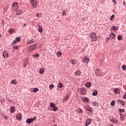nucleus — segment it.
Here are the masks:
<instances>
[{"label": "nucleus", "mask_w": 126, "mask_h": 126, "mask_svg": "<svg viewBox=\"0 0 126 126\" xmlns=\"http://www.w3.org/2000/svg\"><path fill=\"white\" fill-rule=\"evenodd\" d=\"M63 15H66V12L63 11Z\"/></svg>", "instance_id": "obj_50"}, {"label": "nucleus", "mask_w": 126, "mask_h": 126, "mask_svg": "<svg viewBox=\"0 0 126 126\" xmlns=\"http://www.w3.org/2000/svg\"><path fill=\"white\" fill-rule=\"evenodd\" d=\"M117 39H118V40H119V41H121V40H122V39H123V36L121 35H119L117 37Z\"/></svg>", "instance_id": "obj_38"}, {"label": "nucleus", "mask_w": 126, "mask_h": 126, "mask_svg": "<svg viewBox=\"0 0 126 126\" xmlns=\"http://www.w3.org/2000/svg\"><path fill=\"white\" fill-rule=\"evenodd\" d=\"M115 19V15H112L110 17V20L112 21Z\"/></svg>", "instance_id": "obj_33"}, {"label": "nucleus", "mask_w": 126, "mask_h": 126, "mask_svg": "<svg viewBox=\"0 0 126 126\" xmlns=\"http://www.w3.org/2000/svg\"><path fill=\"white\" fill-rule=\"evenodd\" d=\"M52 110L54 111V112H56L58 110V107L54 106V107H52Z\"/></svg>", "instance_id": "obj_40"}, {"label": "nucleus", "mask_w": 126, "mask_h": 126, "mask_svg": "<svg viewBox=\"0 0 126 126\" xmlns=\"http://www.w3.org/2000/svg\"><path fill=\"white\" fill-rule=\"evenodd\" d=\"M30 2L34 8L37 7V5H38V1L37 0H30Z\"/></svg>", "instance_id": "obj_2"}, {"label": "nucleus", "mask_w": 126, "mask_h": 126, "mask_svg": "<svg viewBox=\"0 0 126 126\" xmlns=\"http://www.w3.org/2000/svg\"><path fill=\"white\" fill-rule=\"evenodd\" d=\"M122 69H123V70H126V64H123L122 65Z\"/></svg>", "instance_id": "obj_42"}, {"label": "nucleus", "mask_w": 126, "mask_h": 126, "mask_svg": "<svg viewBox=\"0 0 126 126\" xmlns=\"http://www.w3.org/2000/svg\"><path fill=\"white\" fill-rule=\"evenodd\" d=\"M53 126H58V125H57V124H54L52 125Z\"/></svg>", "instance_id": "obj_58"}, {"label": "nucleus", "mask_w": 126, "mask_h": 126, "mask_svg": "<svg viewBox=\"0 0 126 126\" xmlns=\"http://www.w3.org/2000/svg\"><path fill=\"white\" fill-rule=\"evenodd\" d=\"M110 122H112V123H114V118H111L110 119V118H109Z\"/></svg>", "instance_id": "obj_47"}, {"label": "nucleus", "mask_w": 126, "mask_h": 126, "mask_svg": "<svg viewBox=\"0 0 126 126\" xmlns=\"http://www.w3.org/2000/svg\"><path fill=\"white\" fill-rule=\"evenodd\" d=\"M111 36H112V34L110 33V35H109V37L111 38Z\"/></svg>", "instance_id": "obj_59"}, {"label": "nucleus", "mask_w": 126, "mask_h": 126, "mask_svg": "<svg viewBox=\"0 0 126 126\" xmlns=\"http://www.w3.org/2000/svg\"><path fill=\"white\" fill-rule=\"evenodd\" d=\"M50 105L51 108H54V107H56V104L53 102H51Z\"/></svg>", "instance_id": "obj_32"}, {"label": "nucleus", "mask_w": 126, "mask_h": 126, "mask_svg": "<svg viewBox=\"0 0 126 126\" xmlns=\"http://www.w3.org/2000/svg\"><path fill=\"white\" fill-rule=\"evenodd\" d=\"M8 56H9L8 52L6 50L4 51L2 53V57L4 59H6V58H8Z\"/></svg>", "instance_id": "obj_5"}, {"label": "nucleus", "mask_w": 126, "mask_h": 126, "mask_svg": "<svg viewBox=\"0 0 126 126\" xmlns=\"http://www.w3.org/2000/svg\"><path fill=\"white\" fill-rule=\"evenodd\" d=\"M81 92L83 94H86V89L85 88H83L81 89Z\"/></svg>", "instance_id": "obj_22"}, {"label": "nucleus", "mask_w": 126, "mask_h": 126, "mask_svg": "<svg viewBox=\"0 0 126 126\" xmlns=\"http://www.w3.org/2000/svg\"><path fill=\"white\" fill-rule=\"evenodd\" d=\"M12 84H14L15 85H16L17 84V81H16V80L14 79L11 81Z\"/></svg>", "instance_id": "obj_29"}, {"label": "nucleus", "mask_w": 126, "mask_h": 126, "mask_svg": "<svg viewBox=\"0 0 126 126\" xmlns=\"http://www.w3.org/2000/svg\"><path fill=\"white\" fill-rule=\"evenodd\" d=\"M8 32L12 34V33H13V32H14V30L13 29H11L8 31Z\"/></svg>", "instance_id": "obj_34"}, {"label": "nucleus", "mask_w": 126, "mask_h": 126, "mask_svg": "<svg viewBox=\"0 0 126 126\" xmlns=\"http://www.w3.org/2000/svg\"><path fill=\"white\" fill-rule=\"evenodd\" d=\"M70 63H72V64H76V61L75 59L71 60Z\"/></svg>", "instance_id": "obj_28"}, {"label": "nucleus", "mask_w": 126, "mask_h": 126, "mask_svg": "<svg viewBox=\"0 0 126 126\" xmlns=\"http://www.w3.org/2000/svg\"><path fill=\"white\" fill-rule=\"evenodd\" d=\"M95 75L97 76L99 75H101L102 73V70L101 69L97 68L95 70Z\"/></svg>", "instance_id": "obj_7"}, {"label": "nucleus", "mask_w": 126, "mask_h": 126, "mask_svg": "<svg viewBox=\"0 0 126 126\" xmlns=\"http://www.w3.org/2000/svg\"><path fill=\"white\" fill-rule=\"evenodd\" d=\"M38 46V44L37 43L33 44L30 46L29 47V50H31V51H33V50H35L36 48V47Z\"/></svg>", "instance_id": "obj_3"}, {"label": "nucleus", "mask_w": 126, "mask_h": 126, "mask_svg": "<svg viewBox=\"0 0 126 126\" xmlns=\"http://www.w3.org/2000/svg\"><path fill=\"white\" fill-rule=\"evenodd\" d=\"M85 109L86 111H89L90 113H93V108L90 105L87 106Z\"/></svg>", "instance_id": "obj_8"}, {"label": "nucleus", "mask_w": 126, "mask_h": 126, "mask_svg": "<svg viewBox=\"0 0 126 126\" xmlns=\"http://www.w3.org/2000/svg\"><path fill=\"white\" fill-rule=\"evenodd\" d=\"M63 83H59L57 85V87L58 88H63Z\"/></svg>", "instance_id": "obj_25"}, {"label": "nucleus", "mask_w": 126, "mask_h": 126, "mask_svg": "<svg viewBox=\"0 0 126 126\" xmlns=\"http://www.w3.org/2000/svg\"><path fill=\"white\" fill-rule=\"evenodd\" d=\"M32 57H33L34 58H36V59H38V58L40 57V55H39V54L38 53H36L35 54L32 55Z\"/></svg>", "instance_id": "obj_27"}, {"label": "nucleus", "mask_w": 126, "mask_h": 126, "mask_svg": "<svg viewBox=\"0 0 126 126\" xmlns=\"http://www.w3.org/2000/svg\"><path fill=\"white\" fill-rule=\"evenodd\" d=\"M15 41H17V42H19L20 41V37H16Z\"/></svg>", "instance_id": "obj_46"}, {"label": "nucleus", "mask_w": 126, "mask_h": 126, "mask_svg": "<svg viewBox=\"0 0 126 126\" xmlns=\"http://www.w3.org/2000/svg\"><path fill=\"white\" fill-rule=\"evenodd\" d=\"M27 43L29 44H33V43H35V40H34V39H32L31 40H28L27 41Z\"/></svg>", "instance_id": "obj_18"}, {"label": "nucleus", "mask_w": 126, "mask_h": 126, "mask_svg": "<svg viewBox=\"0 0 126 126\" xmlns=\"http://www.w3.org/2000/svg\"><path fill=\"white\" fill-rule=\"evenodd\" d=\"M110 126H113V125L111 124V125H110Z\"/></svg>", "instance_id": "obj_60"}, {"label": "nucleus", "mask_w": 126, "mask_h": 126, "mask_svg": "<svg viewBox=\"0 0 126 126\" xmlns=\"http://www.w3.org/2000/svg\"><path fill=\"white\" fill-rule=\"evenodd\" d=\"M10 112L11 114H13L15 112V107L14 106H12L10 107Z\"/></svg>", "instance_id": "obj_15"}, {"label": "nucleus", "mask_w": 126, "mask_h": 126, "mask_svg": "<svg viewBox=\"0 0 126 126\" xmlns=\"http://www.w3.org/2000/svg\"><path fill=\"white\" fill-rule=\"evenodd\" d=\"M37 91H39V89H38L37 88H33V92L34 93H36Z\"/></svg>", "instance_id": "obj_37"}, {"label": "nucleus", "mask_w": 126, "mask_h": 126, "mask_svg": "<svg viewBox=\"0 0 126 126\" xmlns=\"http://www.w3.org/2000/svg\"><path fill=\"white\" fill-rule=\"evenodd\" d=\"M114 120L113 121L114 124H117L118 123V119H117V118H115Z\"/></svg>", "instance_id": "obj_44"}, {"label": "nucleus", "mask_w": 126, "mask_h": 126, "mask_svg": "<svg viewBox=\"0 0 126 126\" xmlns=\"http://www.w3.org/2000/svg\"><path fill=\"white\" fill-rule=\"evenodd\" d=\"M0 37H1V34L0 33Z\"/></svg>", "instance_id": "obj_61"}, {"label": "nucleus", "mask_w": 126, "mask_h": 126, "mask_svg": "<svg viewBox=\"0 0 126 126\" xmlns=\"http://www.w3.org/2000/svg\"><path fill=\"white\" fill-rule=\"evenodd\" d=\"M91 85H92V84L90 82H87L86 83V86L87 88H90V87H91Z\"/></svg>", "instance_id": "obj_24"}, {"label": "nucleus", "mask_w": 126, "mask_h": 126, "mask_svg": "<svg viewBox=\"0 0 126 126\" xmlns=\"http://www.w3.org/2000/svg\"><path fill=\"white\" fill-rule=\"evenodd\" d=\"M27 25V24H24V25L23 26V27H25Z\"/></svg>", "instance_id": "obj_57"}, {"label": "nucleus", "mask_w": 126, "mask_h": 126, "mask_svg": "<svg viewBox=\"0 0 126 126\" xmlns=\"http://www.w3.org/2000/svg\"><path fill=\"white\" fill-rule=\"evenodd\" d=\"M15 44H16V40H14L13 41L12 45H15Z\"/></svg>", "instance_id": "obj_48"}, {"label": "nucleus", "mask_w": 126, "mask_h": 126, "mask_svg": "<svg viewBox=\"0 0 126 126\" xmlns=\"http://www.w3.org/2000/svg\"><path fill=\"white\" fill-rule=\"evenodd\" d=\"M89 36L91 38V41L92 42H95V41H97V36H96V33H95V32H91L90 33Z\"/></svg>", "instance_id": "obj_1"}, {"label": "nucleus", "mask_w": 126, "mask_h": 126, "mask_svg": "<svg viewBox=\"0 0 126 126\" xmlns=\"http://www.w3.org/2000/svg\"><path fill=\"white\" fill-rule=\"evenodd\" d=\"M93 96H97L98 95V92L96 90H94L93 94H92Z\"/></svg>", "instance_id": "obj_26"}, {"label": "nucleus", "mask_w": 126, "mask_h": 126, "mask_svg": "<svg viewBox=\"0 0 126 126\" xmlns=\"http://www.w3.org/2000/svg\"><path fill=\"white\" fill-rule=\"evenodd\" d=\"M123 4L125 5V6H126V3L125 1H123Z\"/></svg>", "instance_id": "obj_56"}, {"label": "nucleus", "mask_w": 126, "mask_h": 126, "mask_svg": "<svg viewBox=\"0 0 126 126\" xmlns=\"http://www.w3.org/2000/svg\"><path fill=\"white\" fill-rule=\"evenodd\" d=\"M77 111H78V113H80V114H82L83 113L82 109H81V108H79L77 109Z\"/></svg>", "instance_id": "obj_36"}, {"label": "nucleus", "mask_w": 126, "mask_h": 126, "mask_svg": "<svg viewBox=\"0 0 126 126\" xmlns=\"http://www.w3.org/2000/svg\"><path fill=\"white\" fill-rule=\"evenodd\" d=\"M13 48H14V50H19V47L17 45L13 46Z\"/></svg>", "instance_id": "obj_39"}, {"label": "nucleus", "mask_w": 126, "mask_h": 126, "mask_svg": "<svg viewBox=\"0 0 126 126\" xmlns=\"http://www.w3.org/2000/svg\"><path fill=\"white\" fill-rule=\"evenodd\" d=\"M110 40V37H107L106 38V42H109Z\"/></svg>", "instance_id": "obj_54"}, {"label": "nucleus", "mask_w": 126, "mask_h": 126, "mask_svg": "<svg viewBox=\"0 0 126 126\" xmlns=\"http://www.w3.org/2000/svg\"><path fill=\"white\" fill-rule=\"evenodd\" d=\"M115 104H116V101L115 100H113L111 102L110 105L113 107L114 105H115Z\"/></svg>", "instance_id": "obj_35"}, {"label": "nucleus", "mask_w": 126, "mask_h": 126, "mask_svg": "<svg viewBox=\"0 0 126 126\" xmlns=\"http://www.w3.org/2000/svg\"><path fill=\"white\" fill-rule=\"evenodd\" d=\"M82 62L85 63H89V62H90V59H89V58L87 56H85L84 57L83 60H82Z\"/></svg>", "instance_id": "obj_4"}, {"label": "nucleus", "mask_w": 126, "mask_h": 126, "mask_svg": "<svg viewBox=\"0 0 126 126\" xmlns=\"http://www.w3.org/2000/svg\"><path fill=\"white\" fill-rule=\"evenodd\" d=\"M119 112L120 113H124V112H125V109H121V108H119Z\"/></svg>", "instance_id": "obj_41"}, {"label": "nucleus", "mask_w": 126, "mask_h": 126, "mask_svg": "<svg viewBox=\"0 0 126 126\" xmlns=\"http://www.w3.org/2000/svg\"><path fill=\"white\" fill-rule=\"evenodd\" d=\"M91 124H92V119L89 118L86 121L85 126H88L89 125H91Z\"/></svg>", "instance_id": "obj_6"}, {"label": "nucleus", "mask_w": 126, "mask_h": 126, "mask_svg": "<svg viewBox=\"0 0 126 126\" xmlns=\"http://www.w3.org/2000/svg\"><path fill=\"white\" fill-rule=\"evenodd\" d=\"M68 99H69V95L67 94L64 97V98L63 99V103H64L65 101H67Z\"/></svg>", "instance_id": "obj_13"}, {"label": "nucleus", "mask_w": 126, "mask_h": 126, "mask_svg": "<svg viewBox=\"0 0 126 126\" xmlns=\"http://www.w3.org/2000/svg\"><path fill=\"white\" fill-rule=\"evenodd\" d=\"M37 25L38 26V31L40 33H42V32H43V28L40 26V25H39V24H37Z\"/></svg>", "instance_id": "obj_16"}, {"label": "nucleus", "mask_w": 126, "mask_h": 126, "mask_svg": "<svg viewBox=\"0 0 126 126\" xmlns=\"http://www.w3.org/2000/svg\"><path fill=\"white\" fill-rule=\"evenodd\" d=\"M22 14V10H19L16 12V15L19 16Z\"/></svg>", "instance_id": "obj_23"}, {"label": "nucleus", "mask_w": 126, "mask_h": 126, "mask_svg": "<svg viewBox=\"0 0 126 126\" xmlns=\"http://www.w3.org/2000/svg\"><path fill=\"white\" fill-rule=\"evenodd\" d=\"M16 119L17 121H21L22 120V114H18L16 116Z\"/></svg>", "instance_id": "obj_9"}, {"label": "nucleus", "mask_w": 126, "mask_h": 126, "mask_svg": "<svg viewBox=\"0 0 126 126\" xmlns=\"http://www.w3.org/2000/svg\"><path fill=\"white\" fill-rule=\"evenodd\" d=\"M33 119V121L34 122V121H36V120H37V117L35 116L34 118H32Z\"/></svg>", "instance_id": "obj_51"}, {"label": "nucleus", "mask_w": 126, "mask_h": 126, "mask_svg": "<svg viewBox=\"0 0 126 126\" xmlns=\"http://www.w3.org/2000/svg\"><path fill=\"white\" fill-rule=\"evenodd\" d=\"M45 71V69L44 68H41L39 69V73L40 74H43Z\"/></svg>", "instance_id": "obj_21"}, {"label": "nucleus", "mask_w": 126, "mask_h": 126, "mask_svg": "<svg viewBox=\"0 0 126 126\" xmlns=\"http://www.w3.org/2000/svg\"><path fill=\"white\" fill-rule=\"evenodd\" d=\"M3 118L5 120H7V119H8V117L7 116H5V115L3 116Z\"/></svg>", "instance_id": "obj_52"}, {"label": "nucleus", "mask_w": 126, "mask_h": 126, "mask_svg": "<svg viewBox=\"0 0 126 126\" xmlns=\"http://www.w3.org/2000/svg\"><path fill=\"white\" fill-rule=\"evenodd\" d=\"M112 2L114 4H117V1L116 0H112Z\"/></svg>", "instance_id": "obj_49"}, {"label": "nucleus", "mask_w": 126, "mask_h": 126, "mask_svg": "<svg viewBox=\"0 0 126 126\" xmlns=\"http://www.w3.org/2000/svg\"><path fill=\"white\" fill-rule=\"evenodd\" d=\"M74 74H75L76 76H79L80 74H81V71H80V70H77L75 72Z\"/></svg>", "instance_id": "obj_20"}, {"label": "nucleus", "mask_w": 126, "mask_h": 126, "mask_svg": "<svg viewBox=\"0 0 126 126\" xmlns=\"http://www.w3.org/2000/svg\"><path fill=\"white\" fill-rule=\"evenodd\" d=\"M92 104L93 106H94V107H99V104H98V102L96 101H93L92 102Z\"/></svg>", "instance_id": "obj_19"}, {"label": "nucleus", "mask_w": 126, "mask_h": 126, "mask_svg": "<svg viewBox=\"0 0 126 126\" xmlns=\"http://www.w3.org/2000/svg\"><path fill=\"white\" fill-rule=\"evenodd\" d=\"M32 122H33V118H29V119H27V120H26V123L28 125H30V124H31V123H32Z\"/></svg>", "instance_id": "obj_11"}, {"label": "nucleus", "mask_w": 126, "mask_h": 126, "mask_svg": "<svg viewBox=\"0 0 126 126\" xmlns=\"http://www.w3.org/2000/svg\"><path fill=\"white\" fill-rule=\"evenodd\" d=\"M37 17H41V15L40 14H36Z\"/></svg>", "instance_id": "obj_53"}, {"label": "nucleus", "mask_w": 126, "mask_h": 126, "mask_svg": "<svg viewBox=\"0 0 126 126\" xmlns=\"http://www.w3.org/2000/svg\"><path fill=\"white\" fill-rule=\"evenodd\" d=\"M62 55V52L61 51H58L57 53V57H61Z\"/></svg>", "instance_id": "obj_30"}, {"label": "nucleus", "mask_w": 126, "mask_h": 126, "mask_svg": "<svg viewBox=\"0 0 126 126\" xmlns=\"http://www.w3.org/2000/svg\"><path fill=\"white\" fill-rule=\"evenodd\" d=\"M121 120L122 121H124L125 120V118L124 117H121Z\"/></svg>", "instance_id": "obj_55"}, {"label": "nucleus", "mask_w": 126, "mask_h": 126, "mask_svg": "<svg viewBox=\"0 0 126 126\" xmlns=\"http://www.w3.org/2000/svg\"><path fill=\"white\" fill-rule=\"evenodd\" d=\"M54 87H55V86H54L53 84L50 85V86H49L50 89H53V88H54Z\"/></svg>", "instance_id": "obj_43"}, {"label": "nucleus", "mask_w": 126, "mask_h": 126, "mask_svg": "<svg viewBox=\"0 0 126 126\" xmlns=\"http://www.w3.org/2000/svg\"><path fill=\"white\" fill-rule=\"evenodd\" d=\"M114 92L115 93V94H121V91H120V89H119L118 88L114 89Z\"/></svg>", "instance_id": "obj_12"}, {"label": "nucleus", "mask_w": 126, "mask_h": 126, "mask_svg": "<svg viewBox=\"0 0 126 126\" xmlns=\"http://www.w3.org/2000/svg\"><path fill=\"white\" fill-rule=\"evenodd\" d=\"M117 102H118V103H120L121 104V106H125V101H124L121 99H118L117 100Z\"/></svg>", "instance_id": "obj_17"}, {"label": "nucleus", "mask_w": 126, "mask_h": 126, "mask_svg": "<svg viewBox=\"0 0 126 126\" xmlns=\"http://www.w3.org/2000/svg\"><path fill=\"white\" fill-rule=\"evenodd\" d=\"M125 89H126V87H125Z\"/></svg>", "instance_id": "obj_62"}, {"label": "nucleus", "mask_w": 126, "mask_h": 126, "mask_svg": "<svg viewBox=\"0 0 126 126\" xmlns=\"http://www.w3.org/2000/svg\"><path fill=\"white\" fill-rule=\"evenodd\" d=\"M13 9H17L18 8V5H17V2H15L14 3H13L12 5Z\"/></svg>", "instance_id": "obj_10"}, {"label": "nucleus", "mask_w": 126, "mask_h": 126, "mask_svg": "<svg viewBox=\"0 0 126 126\" xmlns=\"http://www.w3.org/2000/svg\"><path fill=\"white\" fill-rule=\"evenodd\" d=\"M112 36L111 37V39L113 40V39H115L116 38V34L114 33V32H111Z\"/></svg>", "instance_id": "obj_31"}, {"label": "nucleus", "mask_w": 126, "mask_h": 126, "mask_svg": "<svg viewBox=\"0 0 126 126\" xmlns=\"http://www.w3.org/2000/svg\"><path fill=\"white\" fill-rule=\"evenodd\" d=\"M116 27H116L115 26H113V27H112V30H113V31H116Z\"/></svg>", "instance_id": "obj_45"}, {"label": "nucleus", "mask_w": 126, "mask_h": 126, "mask_svg": "<svg viewBox=\"0 0 126 126\" xmlns=\"http://www.w3.org/2000/svg\"><path fill=\"white\" fill-rule=\"evenodd\" d=\"M82 101H83V103H87V102H88L89 101V98L84 97L83 98Z\"/></svg>", "instance_id": "obj_14"}]
</instances>
